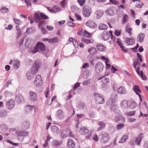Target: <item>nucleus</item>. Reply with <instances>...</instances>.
I'll return each mask as SVG.
<instances>
[{"mask_svg":"<svg viewBox=\"0 0 148 148\" xmlns=\"http://www.w3.org/2000/svg\"><path fill=\"white\" fill-rule=\"evenodd\" d=\"M45 50V45L40 42H38L34 47V49L31 51L34 53L38 51H43Z\"/></svg>","mask_w":148,"mask_h":148,"instance_id":"1","label":"nucleus"},{"mask_svg":"<svg viewBox=\"0 0 148 148\" xmlns=\"http://www.w3.org/2000/svg\"><path fill=\"white\" fill-rule=\"evenodd\" d=\"M99 136L100 141L102 143H106L109 140L110 136L107 132H102L100 133Z\"/></svg>","mask_w":148,"mask_h":148,"instance_id":"2","label":"nucleus"},{"mask_svg":"<svg viewBox=\"0 0 148 148\" xmlns=\"http://www.w3.org/2000/svg\"><path fill=\"white\" fill-rule=\"evenodd\" d=\"M94 100L97 104H102L105 102L103 96L101 95L98 93H94Z\"/></svg>","mask_w":148,"mask_h":148,"instance_id":"3","label":"nucleus"},{"mask_svg":"<svg viewBox=\"0 0 148 148\" xmlns=\"http://www.w3.org/2000/svg\"><path fill=\"white\" fill-rule=\"evenodd\" d=\"M42 84L43 81L41 76L40 75H36L34 81V85L36 86L39 87L41 86Z\"/></svg>","mask_w":148,"mask_h":148,"instance_id":"4","label":"nucleus"},{"mask_svg":"<svg viewBox=\"0 0 148 148\" xmlns=\"http://www.w3.org/2000/svg\"><path fill=\"white\" fill-rule=\"evenodd\" d=\"M61 137L62 138L69 136L73 137L74 136L72 134L71 130L69 129H67L66 130H62L61 132Z\"/></svg>","mask_w":148,"mask_h":148,"instance_id":"5","label":"nucleus"},{"mask_svg":"<svg viewBox=\"0 0 148 148\" xmlns=\"http://www.w3.org/2000/svg\"><path fill=\"white\" fill-rule=\"evenodd\" d=\"M37 73V71H34L31 69L28 71L26 73V76L27 79L29 80H32L34 77V75Z\"/></svg>","mask_w":148,"mask_h":148,"instance_id":"6","label":"nucleus"},{"mask_svg":"<svg viewBox=\"0 0 148 148\" xmlns=\"http://www.w3.org/2000/svg\"><path fill=\"white\" fill-rule=\"evenodd\" d=\"M15 101L18 103H22L25 101L23 97L20 94H17L15 97Z\"/></svg>","mask_w":148,"mask_h":148,"instance_id":"7","label":"nucleus"},{"mask_svg":"<svg viewBox=\"0 0 148 148\" xmlns=\"http://www.w3.org/2000/svg\"><path fill=\"white\" fill-rule=\"evenodd\" d=\"M29 97L30 99L33 101H36L38 99L37 94L32 91L29 92Z\"/></svg>","mask_w":148,"mask_h":148,"instance_id":"8","label":"nucleus"},{"mask_svg":"<svg viewBox=\"0 0 148 148\" xmlns=\"http://www.w3.org/2000/svg\"><path fill=\"white\" fill-rule=\"evenodd\" d=\"M40 61L39 60H36L34 64L33 65L31 69L34 71H37V73L39 68L40 67Z\"/></svg>","mask_w":148,"mask_h":148,"instance_id":"9","label":"nucleus"},{"mask_svg":"<svg viewBox=\"0 0 148 148\" xmlns=\"http://www.w3.org/2000/svg\"><path fill=\"white\" fill-rule=\"evenodd\" d=\"M16 134L17 135L18 139L21 140L20 139L21 136H27L28 134V132L25 131H16Z\"/></svg>","mask_w":148,"mask_h":148,"instance_id":"10","label":"nucleus"},{"mask_svg":"<svg viewBox=\"0 0 148 148\" xmlns=\"http://www.w3.org/2000/svg\"><path fill=\"white\" fill-rule=\"evenodd\" d=\"M15 102L13 100L10 99L7 101L6 103V107L8 109L11 110L13 108Z\"/></svg>","mask_w":148,"mask_h":148,"instance_id":"11","label":"nucleus"},{"mask_svg":"<svg viewBox=\"0 0 148 148\" xmlns=\"http://www.w3.org/2000/svg\"><path fill=\"white\" fill-rule=\"evenodd\" d=\"M91 11L90 8L88 7V8H84L83 9V14L84 16L85 17L89 16L90 14L91 13Z\"/></svg>","mask_w":148,"mask_h":148,"instance_id":"12","label":"nucleus"},{"mask_svg":"<svg viewBox=\"0 0 148 148\" xmlns=\"http://www.w3.org/2000/svg\"><path fill=\"white\" fill-rule=\"evenodd\" d=\"M103 67V66L102 64L100 62H98L95 66L96 72L97 73L101 72L102 71Z\"/></svg>","mask_w":148,"mask_h":148,"instance_id":"13","label":"nucleus"},{"mask_svg":"<svg viewBox=\"0 0 148 148\" xmlns=\"http://www.w3.org/2000/svg\"><path fill=\"white\" fill-rule=\"evenodd\" d=\"M119 115H116L115 118V122H117L119 123H123L125 121V119L123 117L119 115V114L118 113Z\"/></svg>","mask_w":148,"mask_h":148,"instance_id":"14","label":"nucleus"},{"mask_svg":"<svg viewBox=\"0 0 148 148\" xmlns=\"http://www.w3.org/2000/svg\"><path fill=\"white\" fill-rule=\"evenodd\" d=\"M56 117L60 119H62L64 116L63 111L60 109L58 110L56 112Z\"/></svg>","mask_w":148,"mask_h":148,"instance_id":"15","label":"nucleus"},{"mask_svg":"<svg viewBox=\"0 0 148 148\" xmlns=\"http://www.w3.org/2000/svg\"><path fill=\"white\" fill-rule=\"evenodd\" d=\"M102 37L104 40H107L110 37H111V38H112L111 33L110 34H109L107 32L104 31L103 32Z\"/></svg>","mask_w":148,"mask_h":148,"instance_id":"16","label":"nucleus"},{"mask_svg":"<svg viewBox=\"0 0 148 148\" xmlns=\"http://www.w3.org/2000/svg\"><path fill=\"white\" fill-rule=\"evenodd\" d=\"M143 134H140L138 135L135 139V142L138 145H139L142 139L143 138Z\"/></svg>","mask_w":148,"mask_h":148,"instance_id":"17","label":"nucleus"},{"mask_svg":"<svg viewBox=\"0 0 148 148\" xmlns=\"http://www.w3.org/2000/svg\"><path fill=\"white\" fill-rule=\"evenodd\" d=\"M108 74H105L104 76H102L97 79V80H101V81L104 84H106L109 82V79L106 77V76L108 75Z\"/></svg>","mask_w":148,"mask_h":148,"instance_id":"18","label":"nucleus"},{"mask_svg":"<svg viewBox=\"0 0 148 148\" xmlns=\"http://www.w3.org/2000/svg\"><path fill=\"white\" fill-rule=\"evenodd\" d=\"M96 47L98 51H104L106 49V47L105 46L100 43L97 44Z\"/></svg>","mask_w":148,"mask_h":148,"instance_id":"19","label":"nucleus"},{"mask_svg":"<svg viewBox=\"0 0 148 148\" xmlns=\"http://www.w3.org/2000/svg\"><path fill=\"white\" fill-rule=\"evenodd\" d=\"M117 92L119 94H124L126 93V89L123 86L119 87L117 89Z\"/></svg>","mask_w":148,"mask_h":148,"instance_id":"20","label":"nucleus"},{"mask_svg":"<svg viewBox=\"0 0 148 148\" xmlns=\"http://www.w3.org/2000/svg\"><path fill=\"white\" fill-rule=\"evenodd\" d=\"M51 128L52 132L56 134H59L60 132V131L59 130L57 127L56 125L51 126Z\"/></svg>","mask_w":148,"mask_h":148,"instance_id":"21","label":"nucleus"},{"mask_svg":"<svg viewBox=\"0 0 148 148\" xmlns=\"http://www.w3.org/2000/svg\"><path fill=\"white\" fill-rule=\"evenodd\" d=\"M145 34L143 33L139 34L137 36V40L140 42H143L144 40Z\"/></svg>","mask_w":148,"mask_h":148,"instance_id":"22","label":"nucleus"},{"mask_svg":"<svg viewBox=\"0 0 148 148\" xmlns=\"http://www.w3.org/2000/svg\"><path fill=\"white\" fill-rule=\"evenodd\" d=\"M20 66V62L17 59L14 60V63L13 64V67L15 69H18Z\"/></svg>","mask_w":148,"mask_h":148,"instance_id":"23","label":"nucleus"},{"mask_svg":"<svg viewBox=\"0 0 148 148\" xmlns=\"http://www.w3.org/2000/svg\"><path fill=\"white\" fill-rule=\"evenodd\" d=\"M128 102L127 101L123 100L121 101L120 105L123 108L127 109L128 107Z\"/></svg>","mask_w":148,"mask_h":148,"instance_id":"24","label":"nucleus"},{"mask_svg":"<svg viewBox=\"0 0 148 148\" xmlns=\"http://www.w3.org/2000/svg\"><path fill=\"white\" fill-rule=\"evenodd\" d=\"M89 132L88 130L86 127H82L79 130V133L82 135H85Z\"/></svg>","mask_w":148,"mask_h":148,"instance_id":"25","label":"nucleus"},{"mask_svg":"<svg viewBox=\"0 0 148 148\" xmlns=\"http://www.w3.org/2000/svg\"><path fill=\"white\" fill-rule=\"evenodd\" d=\"M67 146L69 148H73L75 146V143L74 141L71 139H68L67 143Z\"/></svg>","mask_w":148,"mask_h":148,"instance_id":"26","label":"nucleus"},{"mask_svg":"<svg viewBox=\"0 0 148 148\" xmlns=\"http://www.w3.org/2000/svg\"><path fill=\"white\" fill-rule=\"evenodd\" d=\"M125 42L128 45H133L135 41L133 38H125Z\"/></svg>","mask_w":148,"mask_h":148,"instance_id":"27","label":"nucleus"},{"mask_svg":"<svg viewBox=\"0 0 148 148\" xmlns=\"http://www.w3.org/2000/svg\"><path fill=\"white\" fill-rule=\"evenodd\" d=\"M88 51L89 53L90 54L88 57V58L89 60L90 61L91 64L92 63V48L89 49L88 50Z\"/></svg>","mask_w":148,"mask_h":148,"instance_id":"28","label":"nucleus"},{"mask_svg":"<svg viewBox=\"0 0 148 148\" xmlns=\"http://www.w3.org/2000/svg\"><path fill=\"white\" fill-rule=\"evenodd\" d=\"M98 125L100 126L98 128L97 131H98L102 130L105 127V123L103 122L99 121L97 123Z\"/></svg>","mask_w":148,"mask_h":148,"instance_id":"29","label":"nucleus"},{"mask_svg":"<svg viewBox=\"0 0 148 148\" xmlns=\"http://www.w3.org/2000/svg\"><path fill=\"white\" fill-rule=\"evenodd\" d=\"M16 29L17 31L16 33L17 38H18L22 35V31L20 29L19 27L18 26H16Z\"/></svg>","mask_w":148,"mask_h":148,"instance_id":"30","label":"nucleus"},{"mask_svg":"<svg viewBox=\"0 0 148 148\" xmlns=\"http://www.w3.org/2000/svg\"><path fill=\"white\" fill-rule=\"evenodd\" d=\"M108 27V26L103 23H100L99 24L98 28L99 29L105 30Z\"/></svg>","mask_w":148,"mask_h":148,"instance_id":"31","label":"nucleus"},{"mask_svg":"<svg viewBox=\"0 0 148 148\" xmlns=\"http://www.w3.org/2000/svg\"><path fill=\"white\" fill-rule=\"evenodd\" d=\"M35 18L34 20L36 23H38L41 20V17L37 13H35L34 14Z\"/></svg>","mask_w":148,"mask_h":148,"instance_id":"32","label":"nucleus"},{"mask_svg":"<svg viewBox=\"0 0 148 148\" xmlns=\"http://www.w3.org/2000/svg\"><path fill=\"white\" fill-rule=\"evenodd\" d=\"M133 90L136 93V95H138L139 92L141 93V92L139 89V86L137 85H134V87L133 88Z\"/></svg>","mask_w":148,"mask_h":148,"instance_id":"33","label":"nucleus"},{"mask_svg":"<svg viewBox=\"0 0 148 148\" xmlns=\"http://www.w3.org/2000/svg\"><path fill=\"white\" fill-rule=\"evenodd\" d=\"M118 97V95L115 92H113L111 94L110 98L112 99V100L115 101L117 99Z\"/></svg>","mask_w":148,"mask_h":148,"instance_id":"34","label":"nucleus"},{"mask_svg":"<svg viewBox=\"0 0 148 148\" xmlns=\"http://www.w3.org/2000/svg\"><path fill=\"white\" fill-rule=\"evenodd\" d=\"M29 123L28 121H26L24 122L22 125L23 128L25 130L28 129L29 127Z\"/></svg>","mask_w":148,"mask_h":148,"instance_id":"35","label":"nucleus"},{"mask_svg":"<svg viewBox=\"0 0 148 148\" xmlns=\"http://www.w3.org/2000/svg\"><path fill=\"white\" fill-rule=\"evenodd\" d=\"M34 106H31L30 105H27L25 108V111L28 112L32 110Z\"/></svg>","mask_w":148,"mask_h":148,"instance_id":"36","label":"nucleus"},{"mask_svg":"<svg viewBox=\"0 0 148 148\" xmlns=\"http://www.w3.org/2000/svg\"><path fill=\"white\" fill-rule=\"evenodd\" d=\"M128 135H124L119 141V143H123L128 138Z\"/></svg>","mask_w":148,"mask_h":148,"instance_id":"37","label":"nucleus"},{"mask_svg":"<svg viewBox=\"0 0 148 148\" xmlns=\"http://www.w3.org/2000/svg\"><path fill=\"white\" fill-rule=\"evenodd\" d=\"M128 15L125 14H124L123 18V21L122 22V23L123 24H125L128 21Z\"/></svg>","mask_w":148,"mask_h":148,"instance_id":"38","label":"nucleus"},{"mask_svg":"<svg viewBox=\"0 0 148 148\" xmlns=\"http://www.w3.org/2000/svg\"><path fill=\"white\" fill-rule=\"evenodd\" d=\"M37 1V0H25V2L27 4V6H29L31 5L32 2L35 3Z\"/></svg>","mask_w":148,"mask_h":148,"instance_id":"39","label":"nucleus"},{"mask_svg":"<svg viewBox=\"0 0 148 148\" xmlns=\"http://www.w3.org/2000/svg\"><path fill=\"white\" fill-rule=\"evenodd\" d=\"M0 11L2 13H8L9 12V10L6 7L3 6L0 9Z\"/></svg>","mask_w":148,"mask_h":148,"instance_id":"40","label":"nucleus"},{"mask_svg":"<svg viewBox=\"0 0 148 148\" xmlns=\"http://www.w3.org/2000/svg\"><path fill=\"white\" fill-rule=\"evenodd\" d=\"M59 39L58 37H55L49 39V43H57Z\"/></svg>","mask_w":148,"mask_h":148,"instance_id":"41","label":"nucleus"},{"mask_svg":"<svg viewBox=\"0 0 148 148\" xmlns=\"http://www.w3.org/2000/svg\"><path fill=\"white\" fill-rule=\"evenodd\" d=\"M7 112L5 110H3L0 111V116L5 117L7 116Z\"/></svg>","mask_w":148,"mask_h":148,"instance_id":"42","label":"nucleus"},{"mask_svg":"<svg viewBox=\"0 0 148 148\" xmlns=\"http://www.w3.org/2000/svg\"><path fill=\"white\" fill-rule=\"evenodd\" d=\"M95 13L97 15V18H99L103 15L104 13L102 11L99 10L97 11Z\"/></svg>","mask_w":148,"mask_h":148,"instance_id":"43","label":"nucleus"},{"mask_svg":"<svg viewBox=\"0 0 148 148\" xmlns=\"http://www.w3.org/2000/svg\"><path fill=\"white\" fill-rule=\"evenodd\" d=\"M62 144V142L58 141L57 140H54L53 142V145L55 146H58Z\"/></svg>","mask_w":148,"mask_h":148,"instance_id":"44","label":"nucleus"},{"mask_svg":"<svg viewBox=\"0 0 148 148\" xmlns=\"http://www.w3.org/2000/svg\"><path fill=\"white\" fill-rule=\"evenodd\" d=\"M35 31L36 29L35 28L33 27L27 29L25 32L28 33H32L35 32Z\"/></svg>","mask_w":148,"mask_h":148,"instance_id":"45","label":"nucleus"},{"mask_svg":"<svg viewBox=\"0 0 148 148\" xmlns=\"http://www.w3.org/2000/svg\"><path fill=\"white\" fill-rule=\"evenodd\" d=\"M115 101L112 100V99H109L106 102L107 105L110 106L114 104Z\"/></svg>","mask_w":148,"mask_h":148,"instance_id":"46","label":"nucleus"},{"mask_svg":"<svg viewBox=\"0 0 148 148\" xmlns=\"http://www.w3.org/2000/svg\"><path fill=\"white\" fill-rule=\"evenodd\" d=\"M140 65V64L138 62V60H136L134 61L133 66L135 69L136 68V66H138V67H139Z\"/></svg>","mask_w":148,"mask_h":148,"instance_id":"47","label":"nucleus"},{"mask_svg":"<svg viewBox=\"0 0 148 148\" xmlns=\"http://www.w3.org/2000/svg\"><path fill=\"white\" fill-rule=\"evenodd\" d=\"M90 34L86 31L84 30L83 33V36L85 37L90 38L91 36Z\"/></svg>","mask_w":148,"mask_h":148,"instance_id":"48","label":"nucleus"},{"mask_svg":"<svg viewBox=\"0 0 148 148\" xmlns=\"http://www.w3.org/2000/svg\"><path fill=\"white\" fill-rule=\"evenodd\" d=\"M110 108L111 110L112 111H113L115 113L116 112L117 113L118 109H117L116 106L114 104Z\"/></svg>","mask_w":148,"mask_h":148,"instance_id":"49","label":"nucleus"},{"mask_svg":"<svg viewBox=\"0 0 148 148\" xmlns=\"http://www.w3.org/2000/svg\"><path fill=\"white\" fill-rule=\"evenodd\" d=\"M124 126V124L123 123H119L116 126V128L117 130H119L123 128Z\"/></svg>","mask_w":148,"mask_h":148,"instance_id":"50","label":"nucleus"},{"mask_svg":"<svg viewBox=\"0 0 148 148\" xmlns=\"http://www.w3.org/2000/svg\"><path fill=\"white\" fill-rule=\"evenodd\" d=\"M132 28H129L127 26V25L126 26L125 31L127 32L130 35H131L132 34V33L131 31L132 30Z\"/></svg>","mask_w":148,"mask_h":148,"instance_id":"51","label":"nucleus"},{"mask_svg":"<svg viewBox=\"0 0 148 148\" xmlns=\"http://www.w3.org/2000/svg\"><path fill=\"white\" fill-rule=\"evenodd\" d=\"M13 19L15 23L17 25H20L21 23V21L18 19L14 18Z\"/></svg>","mask_w":148,"mask_h":148,"instance_id":"52","label":"nucleus"},{"mask_svg":"<svg viewBox=\"0 0 148 148\" xmlns=\"http://www.w3.org/2000/svg\"><path fill=\"white\" fill-rule=\"evenodd\" d=\"M85 0H77V2L81 6H83L85 2Z\"/></svg>","mask_w":148,"mask_h":148,"instance_id":"53","label":"nucleus"},{"mask_svg":"<svg viewBox=\"0 0 148 148\" xmlns=\"http://www.w3.org/2000/svg\"><path fill=\"white\" fill-rule=\"evenodd\" d=\"M40 17L43 19H47L48 18V16L43 13H40Z\"/></svg>","mask_w":148,"mask_h":148,"instance_id":"54","label":"nucleus"},{"mask_svg":"<svg viewBox=\"0 0 148 148\" xmlns=\"http://www.w3.org/2000/svg\"><path fill=\"white\" fill-rule=\"evenodd\" d=\"M125 114L127 115L128 116H133L135 114V112L133 111L127 112L125 113Z\"/></svg>","mask_w":148,"mask_h":148,"instance_id":"55","label":"nucleus"},{"mask_svg":"<svg viewBox=\"0 0 148 148\" xmlns=\"http://www.w3.org/2000/svg\"><path fill=\"white\" fill-rule=\"evenodd\" d=\"M73 43L74 46L75 48H77L78 47V44L76 39H74V40L73 41Z\"/></svg>","mask_w":148,"mask_h":148,"instance_id":"56","label":"nucleus"},{"mask_svg":"<svg viewBox=\"0 0 148 148\" xmlns=\"http://www.w3.org/2000/svg\"><path fill=\"white\" fill-rule=\"evenodd\" d=\"M92 21L91 20H88L87 22L86 23V26L92 28Z\"/></svg>","mask_w":148,"mask_h":148,"instance_id":"57","label":"nucleus"},{"mask_svg":"<svg viewBox=\"0 0 148 148\" xmlns=\"http://www.w3.org/2000/svg\"><path fill=\"white\" fill-rule=\"evenodd\" d=\"M86 106V105L83 103H80L78 105V107L80 109H83Z\"/></svg>","mask_w":148,"mask_h":148,"instance_id":"58","label":"nucleus"},{"mask_svg":"<svg viewBox=\"0 0 148 148\" xmlns=\"http://www.w3.org/2000/svg\"><path fill=\"white\" fill-rule=\"evenodd\" d=\"M53 8L55 9L57 12L60 11L61 10V8L58 5L54 6Z\"/></svg>","mask_w":148,"mask_h":148,"instance_id":"59","label":"nucleus"},{"mask_svg":"<svg viewBox=\"0 0 148 148\" xmlns=\"http://www.w3.org/2000/svg\"><path fill=\"white\" fill-rule=\"evenodd\" d=\"M66 0H62L60 3V5L62 7H64L67 3Z\"/></svg>","mask_w":148,"mask_h":148,"instance_id":"60","label":"nucleus"},{"mask_svg":"<svg viewBox=\"0 0 148 148\" xmlns=\"http://www.w3.org/2000/svg\"><path fill=\"white\" fill-rule=\"evenodd\" d=\"M39 28L41 29V32L42 34H45L47 33V30L44 28H43L42 26L40 27H39Z\"/></svg>","mask_w":148,"mask_h":148,"instance_id":"61","label":"nucleus"},{"mask_svg":"<svg viewBox=\"0 0 148 148\" xmlns=\"http://www.w3.org/2000/svg\"><path fill=\"white\" fill-rule=\"evenodd\" d=\"M82 41L86 44H88L90 42V40L87 39L85 38H83L82 39Z\"/></svg>","mask_w":148,"mask_h":148,"instance_id":"62","label":"nucleus"},{"mask_svg":"<svg viewBox=\"0 0 148 148\" xmlns=\"http://www.w3.org/2000/svg\"><path fill=\"white\" fill-rule=\"evenodd\" d=\"M140 77H142V79L144 80H146L147 79V78L145 75H143V73L142 71H140Z\"/></svg>","mask_w":148,"mask_h":148,"instance_id":"63","label":"nucleus"},{"mask_svg":"<svg viewBox=\"0 0 148 148\" xmlns=\"http://www.w3.org/2000/svg\"><path fill=\"white\" fill-rule=\"evenodd\" d=\"M121 33V30L119 29H116L115 30L114 32V34L115 35L119 36L120 35Z\"/></svg>","mask_w":148,"mask_h":148,"instance_id":"64","label":"nucleus"}]
</instances>
